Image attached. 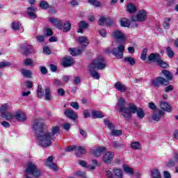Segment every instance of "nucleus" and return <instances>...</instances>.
Masks as SVG:
<instances>
[{
    "instance_id": "1",
    "label": "nucleus",
    "mask_w": 178,
    "mask_h": 178,
    "mask_svg": "<svg viewBox=\"0 0 178 178\" xmlns=\"http://www.w3.org/2000/svg\"><path fill=\"white\" fill-rule=\"evenodd\" d=\"M115 109L122 113V116L126 120H130L133 118V113H136L138 119H144L145 113L143 108H137V106L134 104L130 103L128 107H126V101L123 98L120 97L118 99V102L115 106Z\"/></svg>"
},
{
    "instance_id": "2",
    "label": "nucleus",
    "mask_w": 178,
    "mask_h": 178,
    "mask_svg": "<svg viewBox=\"0 0 178 178\" xmlns=\"http://www.w3.org/2000/svg\"><path fill=\"white\" fill-rule=\"evenodd\" d=\"M38 141V145L43 148H47V147H51L52 143L55 141V137L51 136V132L41 131L39 135L36 136Z\"/></svg>"
},
{
    "instance_id": "3",
    "label": "nucleus",
    "mask_w": 178,
    "mask_h": 178,
    "mask_svg": "<svg viewBox=\"0 0 178 178\" xmlns=\"http://www.w3.org/2000/svg\"><path fill=\"white\" fill-rule=\"evenodd\" d=\"M48 127L44 124V120L41 118H36L32 122V130L35 136H38L41 131H46Z\"/></svg>"
},
{
    "instance_id": "4",
    "label": "nucleus",
    "mask_w": 178,
    "mask_h": 178,
    "mask_svg": "<svg viewBox=\"0 0 178 178\" xmlns=\"http://www.w3.org/2000/svg\"><path fill=\"white\" fill-rule=\"evenodd\" d=\"M89 67L92 69H98L99 70H104L106 67V63L103 57H97L94 61L89 65Z\"/></svg>"
},
{
    "instance_id": "5",
    "label": "nucleus",
    "mask_w": 178,
    "mask_h": 178,
    "mask_svg": "<svg viewBox=\"0 0 178 178\" xmlns=\"http://www.w3.org/2000/svg\"><path fill=\"white\" fill-rule=\"evenodd\" d=\"M108 54L111 53L117 59H123V53L124 52V45L120 44L118 47H114L112 51L111 49H107Z\"/></svg>"
},
{
    "instance_id": "6",
    "label": "nucleus",
    "mask_w": 178,
    "mask_h": 178,
    "mask_svg": "<svg viewBox=\"0 0 178 178\" xmlns=\"http://www.w3.org/2000/svg\"><path fill=\"white\" fill-rule=\"evenodd\" d=\"M152 84L155 88H159L161 86H168L169 81L163 77L159 76L152 80Z\"/></svg>"
},
{
    "instance_id": "7",
    "label": "nucleus",
    "mask_w": 178,
    "mask_h": 178,
    "mask_svg": "<svg viewBox=\"0 0 178 178\" xmlns=\"http://www.w3.org/2000/svg\"><path fill=\"white\" fill-rule=\"evenodd\" d=\"M147 20V13L140 10L136 15L131 17V21L138 23V22H145Z\"/></svg>"
},
{
    "instance_id": "8",
    "label": "nucleus",
    "mask_w": 178,
    "mask_h": 178,
    "mask_svg": "<svg viewBox=\"0 0 178 178\" xmlns=\"http://www.w3.org/2000/svg\"><path fill=\"white\" fill-rule=\"evenodd\" d=\"M54 159H55V157H54L53 156H50L47 158V161L44 163V165L50 169H52V170H55L56 172H57V170H58V168L56 164L55 163H53Z\"/></svg>"
},
{
    "instance_id": "9",
    "label": "nucleus",
    "mask_w": 178,
    "mask_h": 178,
    "mask_svg": "<svg viewBox=\"0 0 178 178\" xmlns=\"http://www.w3.org/2000/svg\"><path fill=\"white\" fill-rule=\"evenodd\" d=\"M114 156L115 153L113 152H106L102 156V161L104 163H111Z\"/></svg>"
},
{
    "instance_id": "10",
    "label": "nucleus",
    "mask_w": 178,
    "mask_h": 178,
    "mask_svg": "<svg viewBox=\"0 0 178 178\" xmlns=\"http://www.w3.org/2000/svg\"><path fill=\"white\" fill-rule=\"evenodd\" d=\"M98 23L99 26H112L113 24V20L109 17L102 16L99 19Z\"/></svg>"
},
{
    "instance_id": "11",
    "label": "nucleus",
    "mask_w": 178,
    "mask_h": 178,
    "mask_svg": "<svg viewBox=\"0 0 178 178\" xmlns=\"http://www.w3.org/2000/svg\"><path fill=\"white\" fill-rule=\"evenodd\" d=\"M14 118L18 122H26L27 120V115L20 110L15 112Z\"/></svg>"
},
{
    "instance_id": "12",
    "label": "nucleus",
    "mask_w": 178,
    "mask_h": 178,
    "mask_svg": "<svg viewBox=\"0 0 178 178\" xmlns=\"http://www.w3.org/2000/svg\"><path fill=\"white\" fill-rule=\"evenodd\" d=\"M105 151H106V147L99 146L95 149H92L91 154H92L94 156L98 157L101 156V155H102Z\"/></svg>"
},
{
    "instance_id": "13",
    "label": "nucleus",
    "mask_w": 178,
    "mask_h": 178,
    "mask_svg": "<svg viewBox=\"0 0 178 178\" xmlns=\"http://www.w3.org/2000/svg\"><path fill=\"white\" fill-rule=\"evenodd\" d=\"M165 115V112L162 110H156L154 111V113L152 116V118L155 122H159L161 120V118Z\"/></svg>"
},
{
    "instance_id": "14",
    "label": "nucleus",
    "mask_w": 178,
    "mask_h": 178,
    "mask_svg": "<svg viewBox=\"0 0 178 178\" xmlns=\"http://www.w3.org/2000/svg\"><path fill=\"white\" fill-rule=\"evenodd\" d=\"M73 65H74V60L73 58L67 56L63 58V66H64V67H69L73 66Z\"/></svg>"
},
{
    "instance_id": "15",
    "label": "nucleus",
    "mask_w": 178,
    "mask_h": 178,
    "mask_svg": "<svg viewBox=\"0 0 178 178\" xmlns=\"http://www.w3.org/2000/svg\"><path fill=\"white\" fill-rule=\"evenodd\" d=\"M21 49L24 51V55L28 56V55L31 54L33 51V47L30 44H22Z\"/></svg>"
},
{
    "instance_id": "16",
    "label": "nucleus",
    "mask_w": 178,
    "mask_h": 178,
    "mask_svg": "<svg viewBox=\"0 0 178 178\" xmlns=\"http://www.w3.org/2000/svg\"><path fill=\"white\" fill-rule=\"evenodd\" d=\"M64 114L68 119H71V120H76L78 118L77 113L72 110L66 109Z\"/></svg>"
},
{
    "instance_id": "17",
    "label": "nucleus",
    "mask_w": 178,
    "mask_h": 178,
    "mask_svg": "<svg viewBox=\"0 0 178 178\" xmlns=\"http://www.w3.org/2000/svg\"><path fill=\"white\" fill-rule=\"evenodd\" d=\"M113 37H114L115 40H121V41H124V40H126V36H124L123 33L119 30H116L113 33Z\"/></svg>"
},
{
    "instance_id": "18",
    "label": "nucleus",
    "mask_w": 178,
    "mask_h": 178,
    "mask_svg": "<svg viewBox=\"0 0 178 178\" xmlns=\"http://www.w3.org/2000/svg\"><path fill=\"white\" fill-rule=\"evenodd\" d=\"M35 12H37V8L34 6L28 8L27 14L31 17V19H37V14H35Z\"/></svg>"
},
{
    "instance_id": "19",
    "label": "nucleus",
    "mask_w": 178,
    "mask_h": 178,
    "mask_svg": "<svg viewBox=\"0 0 178 178\" xmlns=\"http://www.w3.org/2000/svg\"><path fill=\"white\" fill-rule=\"evenodd\" d=\"M114 87L118 91H120V92H124L125 91H127V87L119 81L115 83Z\"/></svg>"
},
{
    "instance_id": "20",
    "label": "nucleus",
    "mask_w": 178,
    "mask_h": 178,
    "mask_svg": "<svg viewBox=\"0 0 178 178\" xmlns=\"http://www.w3.org/2000/svg\"><path fill=\"white\" fill-rule=\"evenodd\" d=\"M78 42H79L81 45L83 46L81 47V48H84V49H86V47H87L90 44V42H88V38L85 36H80L78 38Z\"/></svg>"
},
{
    "instance_id": "21",
    "label": "nucleus",
    "mask_w": 178,
    "mask_h": 178,
    "mask_svg": "<svg viewBox=\"0 0 178 178\" xmlns=\"http://www.w3.org/2000/svg\"><path fill=\"white\" fill-rule=\"evenodd\" d=\"M160 108L165 112H172V106L166 102H160Z\"/></svg>"
},
{
    "instance_id": "22",
    "label": "nucleus",
    "mask_w": 178,
    "mask_h": 178,
    "mask_svg": "<svg viewBox=\"0 0 178 178\" xmlns=\"http://www.w3.org/2000/svg\"><path fill=\"white\" fill-rule=\"evenodd\" d=\"M83 51H84V47L78 48L77 49L75 48L70 49V52L72 56H77V55H80Z\"/></svg>"
},
{
    "instance_id": "23",
    "label": "nucleus",
    "mask_w": 178,
    "mask_h": 178,
    "mask_svg": "<svg viewBox=\"0 0 178 178\" xmlns=\"http://www.w3.org/2000/svg\"><path fill=\"white\" fill-rule=\"evenodd\" d=\"M155 60H156V62L159 60V54L152 53L148 56L147 63H149V62H155Z\"/></svg>"
},
{
    "instance_id": "24",
    "label": "nucleus",
    "mask_w": 178,
    "mask_h": 178,
    "mask_svg": "<svg viewBox=\"0 0 178 178\" xmlns=\"http://www.w3.org/2000/svg\"><path fill=\"white\" fill-rule=\"evenodd\" d=\"M124 62L127 63V65H130L131 66H134V65H136V59L131 56L125 57L124 58Z\"/></svg>"
},
{
    "instance_id": "25",
    "label": "nucleus",
    "mask_w": 178,
    "mask_h": 178,
    "mask_svg": "<svg viewBox=\"0 0 178 178\" xmlns=\"http://www.w3.org/2000/svg\"><path fill=\"white\" fill-rule=\"evenodd\" d=\"M83 154H86V148L83 146H78L76 149V155L79 158L83 155Z\"/></svg>"
},
{
    "instance_id": "26",
    "label": "nucleus",
    "mask_w": 178,
    "mask_h": 178,
    "mask_svg": "<svg viewBox=\"0 0 178 178\" xmlns=\"http://www.w3.org/2000/svg\"><path fill=\"white\" fill-rule=\"evenodd\" d=\"M89 67V72L92 77H93V79H95L96 80H99V77H100L99 74L97 71H95V68H92L90 67Z\"/></svg>"
},
{
    "instance_id": "27",
    "label": "nucleus",
    "mask_w": 178,
    "mask_h": 178,
    "mask_svg": "<svg viewBox=\"0 0 178 178\" xmlns=\"http://www.w3.org/2000/svg\"><path fill=\"white\" fill-rule=\"evenodd\" d=\"M72 29V24L69 21H67L63 25V33H69L70 30Z\"/></svg>"
},
{
    "instance_id": "28",
    "label": "nucleus",
    "mask_w": 178,
    "mask_h": 178,
    "mask_svg": "<svg viewBox=\"0 0 178 178\" xmlns=\"http://www.w3.org/2000/svg\"><path fill=\"white\" fill-rule=\"evenodd\" d=\"M127 9L129 13H136L137 12V8L136 6L131 3L127 5Z\"/></svg>"
},
{
    "instance_id": "29",
    "label": "nucleus",
    "mask_w": 178,
    "mask_h": 178,
    "mask_svg": "<svg viewBox=\"0 0 178 178\" xmlns=\"http://www.w3.org/2000/svg\"><path fill=\"white\" fill-rule=\"evenodd\" d=\"M44 97L47 101H51V89L47 86L44 87Z\"/></svg>"
},
{
    "instance_id": "30",
    "label": "nucleus",
    "mask_w": 178,
    "mask_h": 178,
    "mask_svg": "<svg viewBox=\"0 0 178 178\" xmlns=\"http://www.w3.org/2000/svg\"><path fill=\"white\" fill-rule=\"evenodd\" d=\"M92 116L93 119H101L104 118V114H102V112L100 111H92Z\"/></svg>"
},
{
    "instance_id": "31",
    "label": "nucleus",
    "mask_w": 178,
    "mask_h": 178,
    "mask_svg": "<svg viewBox=\"0 0 178 178\" xmlns=\"http://www.w3.org/2000/svg\"><path fill=\"white\" fill-rule=\"evenodd\" d=\"M113 172L118 178H123V171H122L120 168H113Z\"/></svg>"
},
{
    "instance_id": "32",
    "label": "nucleus",
    "mask_w": 178,
    "mask_h": 178,
    "mask_svg": "<svg viewBox=\"0 0 178 178\" xmlns=\"http://www.w3.org/2000/svg\"><path fill=\"white\" fill-rule=\"evenodd\" d=\"M120 23L122 27H129L130 26V21L127 18H122Z\"/></svg>"
},
{
    "instance_id": "33",
    "label": "nucleus",
    "mask_w": 178,
    "mask_h": 178,
    "mask_svg": "<svg viewBox=\"0 0 178 178\" xmlns=\"http://www.w3.org/2000/svg\"><path fill=\"white\" fill-rule=\"evenodd\" d=\"M21 73L24 77H26L27 79H30V77H31L32 73L30 70L22 69L21 70Z\"/></svg>"
},
{
    "instance_id": "34",
    "label": "nucleus",
    "mask_w": 178,
    "mask_h": 178,
    "mask_svg": "<svg viewBox=\"0 0 178 178\" xmlns=\"http://www.w3.org/2000/svg\"><path fill=\"white\" fill-rule=\"evenodd\" d=\"M170 18H165L163 22V27L166 30L170 29Z\"/></svg>"
},
{
    "instance_id": "35",
    "label": "nucleus",
    "mask_w": 178,
    "mask_h": 178,
    "mask_svg": "<svg viewBox=\"0 0 178 178\" xmlns=\"http://www.w3.org/2000/svg\"><path fill=\"white\" fill-rule=\"evenodd\" d=\"M104 125H105V127H108V129H109L110 130H112V131L115 130V125L111 123L109 120H106V119L104 120Z\"/></svg>"
},
{
    "instance_id": "36",
    "label": "nucleus",
    "mask_w": 178,
    "mask_h": 178,
    "mask_svg": "<svg viewBox=\"0 0 178 178\" xmlns=\"http://www.w3.org/2000/svg\"><path fill=\"white\" fill-rule=\"evenodd\" d=\"M1 118L6 120H10L15 118V115L12 114L11 113H5L4 114L1 115Z\"/></svg>"
},
{
    "instance_id": "37",
    "label": "nucleus",
    "mask_w": 178,
    "mask_h": 178,
    "mask_svg": "<svg viewBox=\"0 0 178 178\" xmlns=\"http://www.w3.org/2000/svg\"><path fill=\"white\" fill-rule=\"evenodd\" d=\"M163 74H164L165 77L167 79V80H172L173 79V76L172 75V73L166 70H162Z\"/></svg>"
},
{
    "instance_id": "38",
    "label": "nucleus",
    "mask_w": 178,
    "mask_h": 178,
    "mask_svg": "<svg viewBox=\"0 0 178 178\" xmlns=\"http://www.w3.org/2000/svg\"><path fill=\"white\" fill-rule=\"evenodd\" d=\"M124 171L127 175H129V176H133L134 175V171L130 167L127 165H124Z\"/></svg>"
},
{
    "instance_id": "39",
    "label": "nucleus",
    "mask_w": 178,
    "mask_h": 178,
    "mask_svg": "<svg viewBox=\"0 0 178 178\" xmlns=\"http://www.w3.org/2000/svg\"><path fill=\"white\" fill-rule=\"evenodd\" d=\"M79 165H81V166H83V168H87L88 169H91V170L95 169V167L94 165H87V162H86L85 161H79Z\"/></svg>"
},
{
    "instance_id": "40",
    "label": "nucleus",
    "mask_w": 178,
    "mask_h": 178,
    "mask_svg": "<svg viewBox=\"0 0 178 178\" xmlns=\"http://www.w3.org/2000/svg\"><path fill=\"white\" fill-rule=\"evenodd\" d=\"M157 63L159 65V66H161V67H163V69H168V67H169V64L163 60H157Z\"/></svg>"
},
{
    "instance_id": "41",
    "label": "nucleus",
    "mask_w": 178,
    "mask_h": 178,
    "mask_svg": "<svg viewBox=\"0 0 178 178\" xmlns=\"http://www.w3.org/2000/svg\"><path fill=\"white\" fill-rule=\"evenodd\" d=\"M152 178H162V176L161 175V172L158 170H153L152 171Z\"/></svg>"
},
{
    "instance_id": "42",
    "label": "nucleus",
    "mask_w": 178,
    "mask_h": 178,
    "mask_svg": "<svg viewBox=\"0 0 178 178\" xmlns=\"http://www.w3.org/2000/svg\"><path fill=\"white\" fill-rule=\"evenodd\" d=\"M20 27H22V24H20V22H13L12 24L13 30H15V31L17 30H20Z\"/></svg>"
},
{
    "instance_id": "43",
    "label": "nucleus",
    "mask_w": 178,
    "mask_h": 178,
    "mask_svg": "<svg viewBox=\"0 0 178 178\" xmlns=\"http://www.w3.org/2000/svg\"><path fill=\"white\" fill-rule=\"evenodd\" d=\"M39 6L41 8V9H43V10H45L49 8V5L48 4V2L45 1H40Z\"/></svg>"
},
{
    "instance_id": "44",
    "label": "nucleus",
    "mask_w": 178,
    "mask_h": 178,
    "mask_svg": "<svg viewBox=\"0 0 178 178\" xmlns=\"http://www.w3.org/2000/svg\"><path fill=\"white\" fill-rule=\"evenodd\" d=\"M8 109H9V106L8 105V104L2 105L0 108L1 115H3L4 113H6Z\"/></svg>"
},
{
    "instance_id": "45",
    "label": "nucleus",
    "mask_w": 178,
    "mask_h": 178,
    "mask_svg": "<svg viewBox=\"0 0 178 178\" xmlns=\"http://www.w3.org/2000/svg\"><path fill=\"white\" fill-rule=\"evenodd\" d=\"M131 148L135 150L140 149L141 148V144L138 142H134L131 144Z\"/></svg>"
},
{
    "instance_id": "46",
    "label": "nucleus",
    "mask_w": 178,
    "mask_h": 178,
    "mask_svg": "<svg viewBox=\"0 0 178 178\" xmlns=\"http://www.w3.org/2000/svg\"><path fill=\"white\" fill-rule=\"evenodd\" d=\"M88 23H87L86 21H81L79 22V29H83V30H86V29H88Z\"/></svg>"
},
{
    "instance_id": "47",
    "label": "nucleus",
    "mask_w": 178,
    "mask_h": 178,
    "mask_svg": "<svg viewBox=\"0 0 178 178\" xmlns=\"http://www.w3.org/2000/svg\"><path fill=\"white\" fill-rule=\"evenodd\" d=\"M166 52L169 58H173V56H175V52L173 51V50H172V48H170V47H168L166 48Z\"/></svg>"
},
{
    "instance_id": "48",
    "label": "nucleus",
    "mask_w": 178,
    "mask_h": 178,
    "mask_svg": "<svg viewBox=\"0 0 178 178\" xmlns=\"http://www.w3.org/2000/svg\"><path fill=\"white\" fill-rule=\"evenodd\" d=\"M59 130H60V128L59 127H54L52 129V131L50 132L51 136L55 137V134H58V133H59Z\"/></svg>"
},
{
    "instance_id": "49",
    "label": "nucleus",
    "mask_w": 178,
    "mask_h": 178,
    "mask_svg": "<svg viewBox=\"0 0 178 178\" xmlns=\"http://www.w3.org/2000/svg\"><path fill=\"white\" fill-rule=\"evenodd\" d=\"M88 3L93 6H96V8H99V6H101V3L97 0H88Z\"/></svg>"
},
{
    "instance_id": "50",
    "label": "nucleus",
    "mask_w": 178,
    "mask_h": 178,
    "mask_svg": "<svg viewBox=\"0 0 178 178\" xmlns=\"http://www.w3.org/2000/svg\"><path fill=\"white\" fill-rule=\"evenodd\" d=\"M33 63V59L31 58H26L23 62V65H24V66H31Z\"/></svg>"
},
{
    "instance_id": "51",
    "label": "nucleus",
    "mask_w": 178,
    "mask_h": 178,
    "mask_svg": "<svg viewBox=\"0 0 178 178\" xmlns=\"http://www.w3.org/2000/svg\"><path fill=\"white\" fill-rule=\"evenodd\" d=\"M148 52V49H143L141 56H140V59L142 60H145L147 59V53Z\"/></svg>"
},
{
    "instance_id": "52",
    "label": "nucleus",
    "mask_w": 178,
    "mask_h": 178,
    "mask_svg": "<svg viewBox=\"0 0 178 178\" xmlns=\"http://www.w3.org/2000/svg\"><path fill=\"white\" fill-rule=\"evenodd\" d=\"M10 66V62H0V69H3V67H9Z\"/></svg>"
},
{
    "instance_id": "53",
    "label": "nucleus",
    "mask_w": 178,
    "mask_h": 178,
    "mask_svg": "<svg viewBox=\"0 0 178 178\" xmlns=\"http://www.w3.org/2000/svg\"><path fill=\"white\" fill-rule=\"evenodd\" d=\"M44 33L47 37H51V35H54V32L49 28H47L44 31Z\"/></svg>"
},
{
    "instance_id": "54",
    "label": "nucleus",
    "mask_w": 178,
    "mask_h": 178,
    "mask_svg": "<svg viewBox=\"0 0 178 178\" xmlns=\"http://www.w3.org/2000/svg\"><path fill=\"white\" fill-rule=\"evenodd\" d=\"M111 136H122V130H113V131L111 132Z\"/></svg>"
},
{
    "instance_id": "55",
    "label": "nucleus",
    "mask_w": 178,
    "mask_h": 178,
    "mask_svg": "<svg viewBox=\"0 0 178 178\" xmlns=\"http://www.w3.org/2000/svg\"><path fill=\"white\" fill-rule=\"evenodd\" d=\"M56 27L58 29V30H62L63 29V23H62L60 21L58 20L56 22Z\"/></svg>"
},
{
    "instance_id": "56",
    "label": "nucleus",
    "mask_w": 178,
    "mask_h": 178,
    "mask_svg": "<svg viewBox=\"0 0 178 178\" xmlns=\"http://www.w3.org/2000/svg\"><path fill=\"white\" fill-rule=\"evenodd\" d=\"M77 146H70L67 148H65V152H72V151H74V149H76Z\"/></svg>"
},
{
    "instance_id": "57",
    "label": "nucleus",
    "mask_w": 178,
    "mask_h": 178,
    "mask_svg": "<svg viewBox=\"0 0 178 178\" xmlns=\"http://www.w3.org/2000/svg\"><path fill=\"white\" fill-rule=\"evenodd\" d=\"M70 106L74 108V109H79V108H80V106L79 105L78 102H71L70 103Z\"/></svg>"
},
{
    "instance_id": "58",
    "label": "nucleus",
    "mask_w": 178,
    "mask_h": 178,
    "mask_svg": "<svg viewBox=\"0 0 178 178\" xmlns=\"http://www.w3.org/2000/svg\"><path fill=\"white\" fill-rule=\"evenodd\" d=\"M49 68H50L51 72H53L54 73H55V72H56V70H58V67H56V66L54 64H50Z\"/></svg>"
},
{
    "instance_id": "59",
    "label": "nucleus",
    "mask_w": 178,
    "mask_h": 178,
    "mask_svg": "<svg viewBox=\"0 0 178 178\" xmlns=\"http://www.w3.org/2000/svg\"><path fill=\"white\" fill-rule=\"evenodd\" d=\"M75 175L79 176L80 177H86V172L83 171H77Z\"/></svg>"
},
{
    "instance_id": "60",
    "label": "nucleus",
    "mask_w": 178,
    "mask_h": 178,
    "mask_svg": "<svg viewBox=\"0 0 178 178\" xmlns=\"http://www.w3.org/2000/svg\"><path fill=\"white\" fill-rule=\"evenodd\" d=\"M81 79L80 76H74V84H80Z\"/></svg>"
},
{
    "instance_id": "61",
    "label": "nucleus",
    "mask_w": 178,
    "mask_h": 178,
    "mask_svg": "<svg viewBox=\"0 0 178 178\" xmlns=\"http://www.w3.org/2000/svg\"><path fill=\"white\" fill-rule=\"evenodd\" d=\"M40 72H41L42 74H47V73H48V70L47 69V67H45L44 66H41Z\"/></svg>"
},
{
    "instance_id": "62",
    "label": "nucleus",
    "mask_w": 178,
    "mask_h": 178,
    "mask_svg": "<svg viewBox=\"0 0 178 178\" xmlns=\"http://www.w3.org/2000/svg\"><path fill=\"white\" fill-rule=\"evenodd\" d=\"M79 134H81V136H82V137H83L84 138H86V137H87V131H84V129H79Z\"/></svg>"
},
{
    "instance_id": "63",
    "label": "nucleus",
    "mask_w": 178,
    "mask_h": 178,
    "mask_svg": "<svg viewBox=\"0 0 178 178\" xmlns=\"http://www.w3.org/2000/svg\"><path fill=\"white\" fill-rule=\"evenodd\" d=\"M100 35H102L104 38L106 37V31L105 29H101L99 31Z\"/></svg>"
},
{
    "instance_id": "64",
    "label": "nucleus",
    "mask_w": 178,
    "mask_h": 178,
    "mask_svg": "<svg viewBox=\"0 0 178 178\" xmlns=\"http://www.w3.org/2000/svg\"><path fill=\"white\" fill-rule=\"evenodd\" d=\"M163 175L164 178H172V175H170V173L168 171H164Z\"/></svg>"
}]
</instances>
